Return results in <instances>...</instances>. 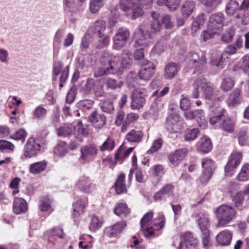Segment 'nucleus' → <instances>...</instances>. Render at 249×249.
I'll list each match as a JSON object with an SVG mask.
<instances>
[{"instance_id":"obj_1","label":"nucleus","mask_w":249,"mask_h":249,"mask_svg":"<svg viewBox=\"0 0 249 249\" xmlns=\"http://www.w3.org/2000/svg\"><path fill=\"white\" fill-rule=\"evenodd\" d=\"M217 219V228L223 227L234 219L236 212L231 205L222 204L213 210Z\"/></svg>"},{"instance_id":"obj_2","label":"nucleus","mask_w":249,"mask_h":249,"mask_svg":"<svg viewBox=\"0 0 249 249\" xmlns=\"http://www.w3.org/2000/svg\"><path fill=\"white\" fill-rule=\"evenodd\" d=\"M119 59L116 56L106 57L103 56L100 58L102 67L98 68L94 72V77H101L109 74H115L119 70Z\"/></svg>"},{"instance_id":"obj_3","label":"nucleus","mask_w":249,"mask_h":249,"mask_svg":"<svg viewBox=\"0 0 249 249\" xmlns=\"http://www.w3.org/2000/svg\"><path fill=\"white\" fill-rule=\"evenodd\" d=\"M187 61L193 69L194 72H201L205 71L207 65V58L205 54L202 53L200 54L191 51L187 54Z\"/></svg>"},{"instance_id":"obj_4","label":"nucleus","mask_w":249,"mask_h":249,"mask_svg":"<svg viewBox=\"0 0 249 249\" xmlns=\"http://www.w3.org/2000/svg\"><path fill=\"white\" fill-rule=\"evenodd\" d=\"M137 0H121V9L125 12L127 17H131L133 19L142 16L143 10L136 3Z\"/></svg>"},{"instance_id":"obj_5","label":"nucleus","mask_w":249,"mask_h":249,"mask_svg":"<svg viewBox=\"0 0 249 249\" xmlns=\"http://www.w3.org/2000/svg\"><path fill=\"white\" fill-rule=\"evenodd\" d=\"M151 33L143 29L142 26L140 25L136 30L135 34V46L136 47H142L143 48L148 47L152 45L150 39L153 37Z\"/></svg>"},{"instance_id":"obj_6","label":"nucleus","mask_w":249,"mask_h":249,"mask_svg":"<svg viewBox=\"0 0 249 249\" xmlns=\"http://www.w3.org/2000/svg\"><path fill=\"white\" fill-rule=\"evenodd\" d=\"M202 168V175L200 179L201 182L205 183L211 178L215 169L214 162L209 158H205L201 160Z\"/></svg>"},{"instance_id":"obj_7","label":"nucleus","mask_w":249,"mask_h":249,"mask_svg":"<svg viewBox=\"0 0 249 249\" xmlns=\"http://www.w3.org/2000/svg\"><path fill=\"white\" fill-rule=\"evenodd\" d=\"M165 126L170 133H177L182 127V122L179 115L177 113L169 114L166 118Z\"/></svg>"},{"instance_id":"obj_8","label":"nucleus","mask_w":249,"mask_h":249,"mask_svg":"<svg viewBox=\"0 0 249 249\" xmlns=\"http://www.w3.org/2000/svg\"><path fill=\"white\" fill-rule=\"evenodd\" d=\"M153 217V213L149 211L145 213L141 220V231L146 238H150L154 234V231L151 224Z\"/></svg>"},{"instance_id":"obj_9","label":"nucleus","mask_w":249,"mask_h":249,"mask_svg":"<svg viewBox=\"0 0 249 249\" xmlns=\"http://www.w3.org/2000/svg\"><path fill=\"white\" fill-rule=\"evenodd\" d=\"M130 33L127 29L120 28L113 37V48L120 49L124 46L128 39Z\"/></svg>"},{"instance_id":"obj_10","label":"nucleus","mask_w":249,"mask_h":249,"mask_svg":"<svg viewBox=\"0 0 249 249\" xmlns=\"http://www.w3.org/2000/svg\"><path fill=\"white\" fill-rule=\"evenodd\" d=\"M143 89L135 88L131 93V102L130 107L132 109L139 110L142 108L144 103Z\"/></svg>"},{"instance_id":"obj_11","label":"nucleus","mask_w":249,"mask_h":249,"mask_svg":"<svg viewBox=\"0 0 249 249\" xmlns=\"http://www.w3.org/2000/svg\"><path fill=\"white\" fill-rule=\"evenodd\" d=\"M242 159V155L240 152L232 154L229 159L228 162L225 167V171L227 176L231 175L235 169L240 163Z\"/></svg>"},{"instance_id":"obj_12","label":"nucleus","mask_w":249,"mask_h":249,"mask_svg":"<svg viewBox=\"0 0 249 249\" xmlns=\"http://www.w3.org/2000/svg\"><path fill=\"white\" fill-rule=\"evenodd\" d=\"M195 86H200L203 95L207 100H210L213 96V88L208 85L207 80L203 76L197 78L194 82Z\"/></svg>"},{"instance_id":"obj_13","label":"nucleus","mask_w":249,"mask_h":249,"mask_svg":"<svg viewBox=\"0 0 249 249\" xmlns=\"http://www.w3.org/2000/svg\"><path fill=\"white\" fill-rule=\"evenodd\" d=\"M197 239L194 237L192 233L187 232L181 236L178 249H183V245L186 249L197 248Z\"/></svg>"},{"instance_id":"obj_14","label":"nucleus","mask_w":249,"mask_h":249,"mask_svg":"<svg viewBox=\"0 0 249 249\" xmlns=\"http://www.w3.org/2000/svg\"><path fill=\"white\" fill-rule=\"evenodd\" d=\"M89 120L92 126L96 129L102 128L107 123L106 116L103 114L99 113L97 111H93L89 115Z\"/></svg>"},{"instance_id":"obj_15","label":"nucleus","mask_w":249,"mask_h":249,"mask_svg":"<svg viewBox=\"0 0 249 249\" xmlns=\"http://www.w3.org/2000/svg\"><path fill=\"white\" fill-rule=\"evenodd\" d=\"M188 151L186 148L176 150L169 154L168 156L170 162L174 166H177L187 156Z\"/></svg>"},{"instance_id":"obj_16","label":"nucleus","mask_w":249,"mask_h":249,"mask_svg":"<svg viewBox=\"0 0 249 249\" xmlns=\"http://www.w3.org/2000/svg\"><path fill=\"white\" fill-rule=\"evenodd\" d=\"M224 16L221 13L212 15L209 18L208 24L210 29L219 30L223 25Z\"/></svg>"},{"instance_id":"obj_17","label":"nucleus","mask_w":249,"mask_h":249,"mask_svg":"<svg viewBox=\"0 0 249 249\" xmlns=\"http://www.w3.org/2000/svg\"><path fill=\"white\" fill-rule=\"evenodd\" d=\"M97 149L93 144L84 145L81 147L80 159L84 161L89 160L90 157H94L97 154Z\"/></svg>"},{"instance_id":"obj_18","label":"nucleus","mask_w":249,"mask_h":249,"mask_svg":"<svg viewBox=\"0 0 249 249\" xmlns=\"http://www.w3.org/2000/svg\"><path fill=\"white\" fill-rule=\"evenodd\" d=\"M40 146L39 144L36 143L35 140L30 138L24 147V155L28 158H31L36 155V150H38Z\"/></svg>"},{"instance_id":"obj_19","label":"nucleus","mask_w":249,"mask_h":249,"mask_svg":"<svg viewBox=\"0 0 249 249\" xmlns=\"http://www.w3.org/2000/svg\"><path fill=\"white\" fill-rule=\"evenodd\" d=\"M213 148L212 142L208 137H202L197 143V150L201 153H207Z\"/></svg>"},{"instance_id":"obj_20","label":"nucleus","mask_w":249,"mask_h":249,"mask_svg":"<svg viewBox=\"0 0 249 249\" xmlns=\"http://www.w3.org/2000/svg\"><path fill=\"white\" fill-rule=\"evenodd\" d=\"M126 225L124 221L119 222L112 227L106 228L105 234L109 237H115L122 231Z\"/></svg>"},{"instance_id":"obj_21","label":"nucleus","mask_w":249,"mask_h":249,"mask_svg":"<svg viewBox=\"0 0 249 249\" xmlns=\"http://www.w3.org/2000/svg\"><path fill=\"white\" fill-rule=\"evenodd\" d=\"M232 238V234L228 230H224L220 232L216 237L217 243L222 246L229 245Z\"/></svg>"},{"instance_id":"obj_22","label":"nucleus","mask_w":249,"mask_h":249,"mask_svg":"<svg viewBox=\"0 0 249 249\" xmlns=\"http://www.w3.org/2000/svg\"><path fill=\"white\" fill-rule=\"evenodd\" d=\"M241 89L239 88L235 89L230 93L227 103L230 107H234L240 103Z\"/></svg>"},{"instance_id":"obj_23","label":"nucleus","mask_w":249,"mask_h":249,"mask_svg":"<svg viewBox=\"0 0 249 249\" xmlns=\"http://www.w3.org/2000/svg\"><path fill=\"white\" fill-rule=\"evenodd\" d=\"M149 67L141 69L139 72V76L141 79L149 80L154 74L155 66L150 62Z\"/></svg>"},{"instance_id":"obj_24","label":"nucleus","mask_w":249,"mask_h":249,"mask_svg":"<svg viewBox=\"0 0 249 249\" xmlns=\"http://www.w3.org/2000/svg\"><path fill=\"white\" fill-rule=\"evenodd\" d=\"M88 203V200L86 198H81L78 200L72 205L73 214L72 215L75 217H78L83 213L84 210Z\"/></svg>"},{"instance_id":"obj_25","label":"nucleus","mask_w":249,"mask_h":249,"mask_svg":"<svg viewBox=\"0 0 249 249\" xmlns=\"http://www.w3.org/2000/svg\"><path fill=\"white\" fill-rule=\"evenodd\" d=\"M178 65L174 62L167 64L164 68V77L167 79L174 78L178 71Z\"/></svg>"},{"instance_id":"obj_26","label":"nucleus","mask_w":249,"mask_h":249,"mask_svg":"<svg viewBox=\"0 0 249 249\" xmlns=\"http://www.w3.org/2000/svg\"><path fill=\"white\" fill-rule=\"evenodd\" d=\"M27 210L26 201L20 197H16L13 204V211L16 214L25 213Z\"/></svg>"},{"instance_id":"obj_27","label":"nucleus","mask_w":249,"mask_h":249,"mask_svg":"<svg viewBox=\"0 0 249 249\" xmlns=\"http://www.w3.org/2000/svg\"><path fill=\"white\" fill-rule=\"evenodd\" d=\"M241 11L239 3L236 0H228L225 7V12L227 15L231 16L237 11Z\"/></svg>"},{"instance_id":"obj_28","label":"nucleus","mask_w":249,"mask_h":249,"mask_svg":"<svg viewBox=\"0 0 249 249\" xmlns=\"http://www.w3.org/2000/svg\"><path fill=\"white\" fill-rule=\"evenodd\" d=\"M143 133L141 131L131 130L125 136V139L131 142H139L143 137Z\"/></svg>"},{"instance_id":"obj_29","label":"nucleus","mask_w":249,"mask_h":249,"mask_svg":"<svg viewBox=\"0 0 249 249\" xmlns=\"http://www.w3.org/2000/svg\"><path fill=\"white\" fill-rule=\"evenodd\" d=\"M125 175L121 173L117 178L115 183V189L118 194L126 192V187L124 183Z\"/></svg>"},{"instance_id":"obj_30","label":"nucleus","mask_w":249,"mask_h":249,"mask_svg":"<svg viewBox=\"0 0 249 249\" xmlns=\"http://www.w3.org/2000/svg\"><path fill=\"white\" fill-rule=\"evenodd\" d=\"M134 58L142 66H147L151 62L145 58L143 49L137 50L134 53Z\"/></svg>"},{"instance_id":"obj_31","label":"nucleus","mask_w":249,"mask_h":249,"mask_svg":"<svg viewBox=\"0 0 249 249\" xmlns=\"http://www.w3.org/2000/svg\"><path fill=\"white\" fill-rule=\"evenodd\" d=\"M220 127L225 132L231 133L234 131V124L233 122L230 118H224L223 116L220 123Z\"/></svg>"},{"instance_id":"obj_32","label":"nucleus","mask_w":249,"mask_h":249,"mask_svg":"<svg viewBox=\"0 0 249 249\" xmlns=\"http://www.w3.org/2000/svg\"><path fill=\"white\" fill-rule=\"evenodd\" d=\"M195 8V4L193 1H187L182 5L181 14L184 18H188L192 14Z\"/></svg>"},{"instance_id":"obj_33","label":"nucleus","mask_w":249,"mask_h":249,"mask_svg":"<svg viewBox=\"0 0 249 249\" xmlns=\"http://www.w3.org/2000/svg\"><path fill=\"white\" fill-rule=\"evenodd\" d=\"M158 5H165L171 11L176 10L179 5V0H158Z\"/></svg>"},{"instance_id":"obj_34","label":"nucleus","mask_w":249,"mask_h":249,"mask_svg":"<svg viewBox=\"0 0 249 249\" xmlns=\"http://www.w3.org/2000/svg\"><path fill=\"white\" fill-rule=\"evenodd\" d=\"M151 16L154 20L151 23V31L149 33H151L153 35L154 33H158L160 32L161 27L158 20L159 17V14L153 12L152 13Z\"/></svg>"},{"instance_id":"obj_35","label":"nucleus","mask_w":249,"mask_h":249,"mask_svg":"<svg viewBox=\"0 0 249 249\" xmlns=\"http://www.w3.org/2000/svg\"><path fill=\"white\" fill-rule=\"evenodd\" d=\"M205 21V15L201 14L197 16L194 20L192 25V31L193 33H196L202 28Z\"/></svg>"},{"instance_id":"obj_36","label":"nucleus","mask_w":249,"mask_h":249,"mask_svg":"<svg viewBox=\"0 0 249 249\" xmlns=\"http://www.w3.org/2000/svg\"><path fill=\"white\" fill-rule=\"evenodd\" d=\"M133 150V147H129L126 150L124 151V147L123 145L120 146L116 153L115 155V159L116 161H119L120 160H122L126 157H127L132 152Z\"/></svg>"},{"instance_id":"obj_37","label":"nucleus","mask_w":249,"mask_h":249,"mask_svg":"<svg viewBox=\"0 0 249 249\" xmlns=\"http://www.w3.org/2000/svg\"><path fill=\"white\" fill-rule=\"evenodd\" d=\"M67 153V143L59 142L53 149V153L58 157H63Z\"/></svg>"},{"instance_id":"obj_38","label":"nucleus","mask_w":249,"mask_h":249,"mask_svg":"<svg viewBox=\"0 0 249 249\" xmlns=\"http://www.w3.org/2000/svg\"><path fill=\"white\" fill-rule=\"evenodd\" d=\"M106 29V23L101 20H97L94 23L93 25L91 27V29L92 31L97 34L98 35L104 34Z\"/></svg>"},{"instance_id":"obj_39","label":"nucleus","mask_w":249,"mask_h":249,"mask_svg":"<svg viewBox=\"0 0 249 249\" xmlns=\"http://www.w3.org/2000/svg\"><path fill=\"white\" fill-rule=\"evenodd\" d=\"M198 224L201 231L205 230H208L210 225L208 217L206 215L201 213L198 214Z\"/></svg>"},{"instance_id":"obj_40","label":"nucleus","mask_w":249,"mask_h":249,"mask_svg":"<svg viewBox=\"0 0 249 249\" xmlns=\"http://www.w3.org/2000/svg\"><path fill=\"white\" fill-rule=\"evenodd\" d=\"M46 167V163L44 161H40L32 164L29 167L31 173L37 174L44 171Z\"/></svg>"},{"instance_id":"obj_41","label":"nucleus","mask_w":249,"mask_h":249,"mask_svg":"<svg viewBox=\"0 0 249 249\" xmlns=\"http://www.w3.org/2000/svg\"><path fill=\"white\" fill-rule=\"evenodd\" d=\"M131 56V53L129 50H125L123 52L121 60L122 67L127 68L131 65L132 62Z\"/></svg>"},{"instance_id":"obj_42","label":"nucleus","mask_w":249,"mask_h":249,"mask_svg":"<svg viewBox=\"0 0 249 249\" xmlns=\"http://www.w3.org/2000/svg\"><path fill=\"white\" fill-rule=\"evenodd\" d=\"M237 179L241 181H246L249 179V164L246 163L243 166Z\"/></svg>"},{"instance_id":"obj_43","label":"nucleus","mask_w":249,"mask_h":249,"mask_svg":"<svg viewBox=\"0 0 249 249\" xmlns=\"http://www.w3.org/2000/svg\"><path fill=\"white\" fill-rule=\"evenodd\" d=\"M57 131L59 136L68 137L72 134L73 127L71 125H65L59 128Z\"/></svg>"},{"instance_id":"obj_44","label":"nucleus","mask_w":249,"mask_h":249,"mask_svg":"<svg viewBox=\"0 0 249 249\" xmlns=\"http://www.w3.org/2000/svg\"><path fill=\"white\" fill-rule=\"evenodd\" d=\"M99 37L98 41L96 46V48L98 49H102L107 47L109 43V37L105 34H102L98 35Z\"/></svg>"},{"instance_id":"obj_45","label":"nucleus","mask_w":249,"mask_h":249,"mask_svg":"<svg viewBox=\"0 0 249 249\" xmlns=\"http://www.w3.org/2000/svg\"><path fill=\"white\" fill-rule=\"evenodd\" d=\"M130 210L125 204L119 203L114 209V213L118 215H126L129 213Z\"/></svg>"},{"instance_id":"obj_46","label":"nucleus","mask_w":249,"mask_h":249,"mask_svg":"<svg viewBox=\"0 0 249 249\" xmlns=\"http://www.w3.org/2000/svg\"><path fill=\"white\" fill-rule=\"evenodd\" d=\"M115 143L114 141L111 138L108 137L104 142L99 147L101 151H111L115 147Z\"/></svg>"},{"instance_id":"obj_47","label":"nucleus","mask_w":249,"mask_h":249,"mask_svg":"<svg viewBox=\"0 0 249 249\" xmlns=\"http://www.w3.org/2000/svg\"><path fill=\"white\" fill-rule=\"evenodd\" d=\"M199 132V129L197 128L188 129L185 132L184 136L185 140L187 141H192L197 137Z\"/></svg>"},{"instance_id":"obj_48","label":"nucleus","mask_w":249,"mask_h":249,"mask_svg":"<svg viewBox=\"0 0 249 249\" xmlns=\"http://www.w3.org/2000/svg\"><path fill=\"white\" fill-rule=\"evenodd\" d=\"M64 33L62 31L58 30L56 32L54 37L53 40V50L54 53L57 54L59 50L58 46L60 44L61 39L63 36Z\"/></svg>"},{"instance_id":"obj_49","label":"nucleus","mask_w":249,"mask_h":249,"mask_svg":"<svg viewBox=\"0 0 249 249\" xmlns=\"http://www.w3.org/2000/svg\"><path fill=\"white\" fill-rule=\"evenodd\" d=\"M106 84L108 88L115 89L121 88L123 85V82L122 81H117L115 79L109 78L106 80Z\"/></svg>"},{"instance_id":"obj_50","label":"nucleus","mask_w":249,"mask_h":249,"mask_svg":"<svg viewBox=\"0 0 249 249\" xmlns=\"http://www.w3.org/2000/svg\"><path fill=\"white\" fill-rule=\"evenodd\" d=\"M105 0H91L90 10L92 13H95L103 6Z\"/></svg>"},{"instance_id":"obj_51","label":"nucleus","mask_w":249,"mask_h":249,"mask_svg":"<svg viewBox=\"0 0 249 249\" xmlns=\"http://www.w3.org/2000/svg\"><path fill=\"white\" fill-rule=\"evenodd\" d=\"M27 137V133L26 131L22 128L19 129L15 132L13 134L10 136L11 139L15 140H21L24 142L26 137Z\"/></svg>"},{"instance_id":"obj_52","label":"nucleus","mask_w":249,"mask_h":249,"mask_svg":"<svg viewBox=\"0 0 249 249\" xmlns=\"http://www.w3.org/2000/svg\"><path fill=\"white\" fill-rule=\"evenodd\" d=\"M199 1L211 10L215 9L222 2V0H199Z\"/></svg>"},{"instance_id":"obj_53","label":"nucleus","mask_w":249,"mask_h":249,"mask_svg":"<svg viewBox=\"0 0 249 249\" xmlns=\"http://www.w3.org/2000/svg\"><path fill=\"white\" fill-rule=\"evenodd\" d=\"M234 85L232 79L230 77L224 78L221 85V88L224 91H228L231 89Z\"/></svg>"},{"instance_id":"obj_54","label":"nucleus","mask_w":249,"mask_h":249,"mask_svg":"<svg viewBox=\"0 0 249 249\" xmlns=\"http://www.w3.org/2000/svg\"><path fill=\"white\" fill-rule=\"evenodd\" d=\"M102 110L107 113H112L114 111V108L113 102L110 101H106L100 105Z\"/></svg>"},{"instance_id":"obj_55","label":"nucleus","mask_w":249,"mask_h":249,"mask_svg":"<svg viewBox=\"0 0 249 249\" xmlns=\"http://www.w3.org/2000/svg\"><path fill=\"white\" fill-rule=\"evenodd\" d=\"M79 187L81 188L82 191L89 193L92 187V184L88 181L86 178H83L79 183Z\"/></svg>"},{"instance_id":"obj_56","label":"nucleus","mask_w":249,"mask_h":249,"mask_svg":"<svg viewBox=\"0 0 249 249\" xmlns=\"http://www.w3.org/2000/svg\"><path fill=\"white\" fill-rule=\"evenodd\" d=\"M244 192H237L232 198V200L234 203L236 207H239L242 205L244 201Z\"/></svg>"},{"instance_id":"obj_57","label":"nucleus","mask_w":249,"mask_h":249,"mask_svg":"<svg viewBox=\"0 0 249 249\" xmlns=\"http://www.w3.org/2000/svg\"><path fill=\"white\" fill-rule=\"evenodd\" d=\"M47 114V110L43 107L38 106H37L33 113V117L34 119H41L44 118Z\"/></svg>"},{"instance_id":"obj_58","label":"nucleus","mask_w":249,"mask_h":249,"mask_svg":"<svg viewBox=\"0 0 249 249\" xmlns=\"http://www.w3.org/2000/svg\"><path fill=\"white\" fill-rule=\"evenodd\" d=\"M215 29H210V27L208 26V29L202 33L201 36L204 41H206L207 40L214 37L217 33Z\"/></svg>"},{"instance_id":"obj_59","label":"nucleus","mask_w":249,"mask_h":249,"mask_svg":"<svg viewBox=\"0 0 249 249\" xmlns=\"http://www.w3.org/2000/svg\"><path fill=\"white\" fill-rule=\"evenodd\" d=\"M161 189L164 195H166L169 197H173L174 196L175 187L172 184H166L162 187Z\"/></svg>"},{"instance_id":"obj_60","label":"nucleus","mask_w":249,"mask_h":249,"mask_svg":"<svg viewBox=\"0 0 249 249\" xmlns=\"http://www.w3.org/2000/svg\"><path fill=\"white\" fill-rule=\"evenodd\" d=\"M210 62L211 65L220 69L224 68V62L222 55L218 56L212 58Z\"/></svg>"},{"instance_id":"obj_61","label":"nucleus","mask_w":249,"mask_h":249,"mask_svg":"<svg viewBox=\"0 0 249 249\" xmlns=\"http://www.w3.org/2000/svg\"><path fill=\"white\" fill-rule=\"evenodd\" d=\"M234 35V31L232 29L226 30L221 36V40L226 43L231 41Z\"/></svg>"},{"instance_id":"obj_62","label":"nucleus","mask_w":249,"mask_h":249,"mask_svg":"<svg viewBox=\"0 0 249 249\" xmlns=\"http://www.w3.org/2000/svg\"><path fill=\"white\" fill-rule=\"evenodd\" d=\"M15 149L14 145L11 142L5 141L0 140V150L2 151L4 150H9L10 151H13Z\"/></svg>"},{"instance_id":"obj_63","label":"nucleus","mask_w":249,"mask_h":249,"mask_svg":"<svg viewBox=\"0 0 249 249\" xmlns=\"http://www.w3.org/2000/svg\"><path fill=\"white\" fill-rule=\"evenodd\" d=\"M163 141L161 139H158L155 140L151 148L147 151L148 154H151L159 150L162 146Z\"/></svg>"},{"instance_id":"obj_64","label":"nucleus","mask_w":249,"mask_h":249,"mask_svg":"<svg viewBox=\"0 0 249 249\" xmlns=\"http://www.w3.org/2000/svg\"><path fill=\"white\" fill-rule=\"evenodd\" d=\"M248 140V136L247 135V131L245 129L240 131L238 135V141L239 144L241 145H245Z\"/></svg>"}]
</instances>
